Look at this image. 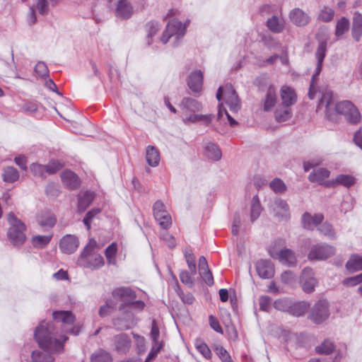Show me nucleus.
Listing matches in <instances>:
<instances>
[{"label":"nucleus","instance_id":"1","mask_svg":"<svg viewBox=\"0 0 362 362\" xmlns=\"http://www.w3.org/2000/svg\"><path fill=\"white\" fill-rule=\"evenodd\" d=\"M52 326L42 322L35 330V338L39 346L46 351L59 353L63 350L64 343L67 340L66 336L57 339L53 336Z\"/></svg>","mask_w":362,"mask_h":362},{"label":"nucleus","instance_id":"2","mask_svg":"<svg viewBox=\"0 0 362 362\" xmlns=\"http://www.w3.org/2000/svg\"><path fill=\"white\" fill-rule=\"evenodd\" d=\"M96 245V241L94 239L89 240L88 243L78 258L77 264L80 267L95 270L104 266L103 257L100 255L93 252Z\"/></svg>","mask_w":362,"mask_h":362},{"label":"nucleus","instance_id":"3","mask_svg":"<svg viewBox=\"0 0 362 362\" xmlns=\"http://www.w3.org/2000/svg\"><path fill=\"white\" fill-rule=\"evenodd\" d=\"M7 220L9 223L7 232L8 238L13 246L20 247L26 240L25 233L26 226L12 212L7 215Z\"/></svg>","mask_w":362,"mask_h":362},{"label":"nucleus","instance_id":"4","mask_svg":"<svg viewBox=\"0 0 362 362\" xmlns=\"http://www.w3.org/2000/svg\"><path fill=\"white\" fill-rule=\"evenodd\" d=\"M187 25L183 24L177 19L171 20L167 25L165 30L163 32L160 41L163 44H166L170 39H173V44L174 46L179 45L180 40L184 37L186 33Z\"/></svg>","mask_w":362,"mask_h":362},{"label":"nucleus","instance_id":"5","mask_svg":"<svg viewBox=\"0 0 362 362\" xmlns=\"http://www.w3.org/2000/svg\"><path fill=\"white\" fill-rule=\"evenodd\" d=\"M216 98L221 101L223 98L230 110L236 112L240 109L239 98L231 84H226L218 88Z\"/></svg>","mask_w":362,"mask_h":362},{"label":"nucleus","instance_id":"6","mask_svg":"<svg viewBox=\"0 0 362 362\" xmlns=\"http://www.w3.org/2000/svg\"><path fill=\"white\" fill-rule=\"evenodd\" d=\"M334 110L338 114L344 115L346 119L351 123H357L361 119L358 110L351 101L343 100L337 103Z\"/></svg>","mask_w":362,"mask_h":362},{"label":"nucleus","instance_id":"7","mask_svg":"<svg viewBox=\"0 0 362 362\" xmlns=\"http://www.w3.org/2000/svg\"><path fill=\"white\" fill-rule=\"evenodd\" d=\"M336 252V248L326 243H318L311 247L308 255L310 260H325L333 256Z\"/></svg>","mask_w":362,"mask_h":362},{"label":"nucleus","instance_id":"8","mask_svg":"<svg viewBox=\"0 0 362 362\" xmlns=\"http://www.w3.org/2000/svg\"><path fill=\"white\" fill-rule=\"evenodd\" d=\"M329 315L328 302L325 300L317 301L311 308L309 318L314 323L320 324L328 318Z\"/></svg>","mask_w":362,"mask_h":362},{"label":"nucleus","instance_id":"9","mask_svg":"<svg viewBox=\"0 0 362 362\" xmlns=\"http://www.w3.org/2000/svg\"><path fill=\"white\" fill-rule=\"evenodd\" d=\"M270 209L279 221H288L290 218V209L286 201L281 198L274 199L270 203Z\"/></svg>","mask_w":362,"mask_h":362},{"label":"nucleus","instance_id":"10","mask_svg":"<svg viewBox=\"0 0 362 362\" xmlns=\"http://www.w3.org/2000/svg\"><path fill=\"white\" fill-rule=\"evenodd\" d=\"M110 6L115 9V16L120 19H127L133 13V7L127 0H109Z\"/></svg>","mask_w":362,"mask_h":362},{"label":"nucleus","instance_id":"11","mask_svg":"<svg viewBox=\"0 0 362 362\" xmlns=\"http://www.w3.org/2000/svg\"><path fill=\"white\" fill-rule=\"evenodd\" d=\"M121 311H124V316L115 318L112 320V324L115 329L119 330L128 329L132 328L137 324L138 320L131 310L126 308Z\"/></svg>","mask_w":362,"mask_h":362},{"label":"nucleus","instance_id":"12","mask_svg":"<svg viewBox=\"0 0 362 362\" xmlns=\"http://www.w3.org/2000/svg\"><path fill=\"white\" fill-rule=\"evenodd\" d=\"M300 281L303 291L307 293L313 292L317 285V281L315 277L314 272L310 267H305L303 270Z\"/></svg>","mask_w":362,"mask_h":362},{"label":"nucleus","instance_id":"13","mask_svg":"<svg viewBox=\"0 0 362 362\" xmlns=\"http://www.w3.org/2000/svg\"><path fill=\"white\" fill-rule=\"evenodd\" d=\"M321 95L319 104L317 105L318 110H325V114L328 118L330 117L331 111L334 109L335 105L333 101V93L331 90L326 88L320 91Z\"/></svg>","mask_w":362,"mask_h":362},{"label":"nucleus","instance_id":"14","mask_svg":"<svg viewBox=\"0 0 362 362\" xmlns=\"http://www.w3.org/2000/svg\"><path fill=\"white\" fill-rule=\"evenodd\" d=\"M270 256L277 259L282 264L291 267L296 264V257L294 252L290 249H282L279 252L269 251Z\"/></svg>","mask_w":362,"mask_h":362},{"label":"nucleus","instance_id":"15","mask_svg":"<svg viewBox=\"0 0 362 362\" xmlns=\"http://www.w3.org/2000/svg\"><path fill=\"white\" fill-rule=\"evenodd\" d=\"M79 242L74 235L68 234L64 235L59 242V249L63 253L72 254L78 248Z\"/></svg>","mask_w":362,"mask_h":362},{"label":"nucleus","instance_id":"16","mask_svg":"<svg viewBox=\"0 0 362 362\" xmlns=\"http://www.w3.org/2000/svg\"><path fill=\"white\" fill-rule=\"evenodd\" d=\"M265 25L272 33L279 34L285 29L286 21L281 14L273 15L267 18Z\"/></svg>","mask_w":362,"mask_h":362},{"label":"nucleus","instance_id":"17","mask_svg":"<svg viewBox=\"0 0 362 362\" xmlns=\"http://www.w3.org/2000/svg\"><path fill=\"white\" fill-rule=\"evenodd\" d=\"M256 271L262 279H271L274 275V267L273 264L267 259H260L256 263Z\"/></svg>","mask_w":362,"mask_h":362},{"label":"nucleus","instance_id":"18","mask_svg":"<svg viewBox=\"0 0 362 362\" xmlns=\"http://www.w3.org/2000/svg\"><path fill=\"white\" fill-rule=\"evenodd\" d=\"M277 103L276 88L273 85H269L265 96L262 100L263 110L266 112L272 111Z\"/></svg>","mask_w":362,"mask_h":362},{"label":"nucleus","instance_id":"19","mask_svg":"<svg viewBox=\"0 0 362 362\" xmlns=\"http://www.w3.org/2000/svg\"><path fill=\"white\" fill-rule=\"evenodd\" d=\"M204 74L200 70H195L190 73L187 85L194 93H199L202 88Z\"/></svg>","mask_w":362,"mask_h":362},{"label":"nucleus","instance_id":"20","mask_svg":"<svg viewBox=\"0 0 362 362\" xmlns=\"http://www.w3.org/2000/svg\"><path fill=\"white\" fill-rule=\"evenodd\" d=\"M355 182L356 179L352 175L341 174L337 175L334 180L325 181V185L327 187H334L338 185H341L346 188H349Z\"/></svg>","mask_w":362,"mask_h":362},{"label":"nucleus","instance_id":"21","mask_svg":"<svg viewBox=\"0 0 362 362\" xmlns=\"http://www.w3.org/2000/svg\"><path fill=\"white\" fill-rule=\"evenodd\" d=\"M323 219L324 216L322 214H315L312 216L310 213L305 212L302 216L303 226L305 229L313 230L314 227H318Z\"/></svg>","mask_w":362,"mask_h":362},{"label":"nucleus","instance_id":"22","mask_svg":"<svg viewBox=\"0 0 362 362\" xmlns=\"http://www.w3.org/2000/svg\"><path fill=\"white\" fill-rule=\"evenodd\" d=\"M289 18L297 26L306 25L310 21L308 14L298 8H293L290 11Z\"/></svg>","mask_w":362,"mask_h":362},{"label":"nucleus","instance_id":"23","mask_svg":"<svg viewBox=\"0 0 362 362\" xmlns=\"http://www.w3.org/2000/svg\"><path fill=\"white\" fill-rule=\"evenodd\" d=\"M61 179L63 184L70 189H76L80 185L77 175L71 170H64L61 174Z\"/></svg>","mask_w":362,"mask_h":362},{"label":"nucleus","instance_id":"24","mask_svg":"<svg viewBox=\"0 0 362 362\" xmlns=\"http://www.w3.org/2000/svg\"><path fill=\"white\" fill-rule=\"evenodd\" d=\"M112 296L117 300L129 303L136 298L135 293L128 287H119L113 290Z\"/></svg>","mask_w":362,"mask_h":362},{"label":"nucleus","instance_id":"25","mask_svg":"<svg viewBox=\"0 0 362 362\" xmlns=\"http://www.w3.org/2000/svg\"><path fill=\"white\" fill-rule=\"evenodd\" d=\"M281 99L283 106L290 107L296 103L297 96L293 89L284 86L281 88Z\"/></svg>","mask_w":362,"mask_h":362},{"label":"nucleus","instance_id":"26","mask_svg":"<svg viewBox=\"0 0 362 362\" xmlns=\"http://www.w3.org/2000/svg\"><path fill=\"white\" fill-rule=\"evenodd\" d=\"M310 308V303L306 301H296L292 300L289 314L294 317L303 316Z\"/></svg>","mask_w":362,"mask_h":362},{"label":"nucleus","instance_id":"27","mask_svg":"<svg viewBox=\"0 0 362 362\" xmlns=\"http://www.w3.org/2000/svg\"><path fill=\"white\" fill-rule=\"evenodd\" d=\"M115 349L118 352L125 353L130 348L131 340L126 334H120L114 337Z\"/></svg>","mask_w":362,"mask_h":362},{"label":"nucleus","instance_id":"28","mask_svg":"<svg viewBox=\"0 0 362 362\" xmlns=\"http://www.w3.org/2000/svg\"><path fill=\"white\" fill-rule=\"evenodd\" d=\"M146 160L151 167L159 165L160 157L158 150L153 146H148L146 149Z\"/></svg>","mask_w":362,"mask_h":362},{"label":"nucleus","instance_id":"29","mask_svg":"<svg viewBox=\"0 0 362 362\" xmlns=\"http://www.w3.org/2000/svg\"><path fill=\"white\" fill-rule=\"evenodd\" d=\"M330 172L327 168H320L313 170L308 175V180L311 182H318L325 185V180L329 177Z\"/></svg>","mask_w":362,"mask_h":362},{"label":"nucleus","instance_id":"30","mask_svg":"<svg viewBox=\"0 0 362 362\" xmlns=\"http://www.w3.org/2000/svg\"><path fill=\"white\" fill-rule=\"evenodd\" d=\"M352 36L356 41L362 36V15L359 13H355L353 18Z\"/></svg>","mask_w":362,"mask_h":362},{"label":"nucleus","instance_id":"31","mask_svg":"<svg viewBox=\"0 0 362 362\" xmlns=\"http://www.w3.org/2000/svg\"><path fill=\"white\" fill-rule=\"evenodd\" d=\"M180 106L182 110L186 112H199L202 109L201 103L190 98H184L181 102Z\"/></svg>","mask_w":362,"mask_h":362},{"label":"nucleus","instance_id":"32","mask_svg":"<svg viewBox=\"0 0 362 362\" xmlns=\"http://www.w3.org/2000/svg\"><path fill=\"white\" fill-rule=\"evenodd\" d=\"M204 150L206 156L211 160H219L222 157L221 149L214 143H207L204 146Z\"/></svg>","mask_w":362,"mask_h":362},{"label":"nucleus","instance_id":"33","mask_svg":"<svg viewBox=\"0 0 362 362\" xmlns=\"http://www.w3.org/2000/svg\"><path fill=\"white\" fill-rule=\"evenodd\" d=\"M95 194L93 192L86 191L83 194L78 195V209L80 211H84L87 207L91 204L94 199Z\"/></svg>","mask_w":362,"mask_h":362},{"label":"nucleus","instance_id":"34","mask_svg":"<svg viewBox=\"0 0 362 362\" xmlns=\"http://www.w3.org/2000/svg\"><path fill=\"white\" fill-rule=\"evenodd\" d=\"M346 268L350 272L362 270V257L357 254L352 255L346 264Z\"/></svg>","mask_w":362,"mask_h":362},{"label":"nucleus","instance_id":"35","mask_svg":"<svg viewBox=\"0 0 362 362\" xmlns=\"http://www.w3.org/2000/svg\"><path fill=\"white\" fill-rule=\"evenodd\" d=\"M53 317L57 322L64 325H72L74 322V316L69 311H57L53 313Z\"/></svg>","mask_w":362,"mask_h":362},{"label":"nucleus","instance_id":"36","mask_svg":"<svg viewBox=\"0 0 362 362\" xmlns=\"http://www.w3.org/2000/svg\"><path fill=\"white\" fill-rule=\"evenodd\" d=\"M3 180L6 182H14L19 178V173L16 168L8 166L3 170Z\"/></svg>","mask_w":362,"mask_h":362},{"label":"nucleus","instance_id":"37","mask_svg":"<svg viewBox=\"0 0 362 362\" xmlns=\"http://www.w3.org/2000/svg\"><path fill=\"white\" fill-rule=\"evenodd\" d=\"M317 230L321 234L327 237L330 240H334L337 237L333 226L328 222L320 223V225L317 227Z\"/></svg>","mask_w":362,"mask_h":362},{"label":"nucleus","instance_id":"38","mask_svg":"<svg viewBox=\"0 0 362 362\" xmlns=\"http://www.w3.org/2000/svg\"><path fill=\"white\" fill-rule=\"evenodd\" d=\"M292 300L289 298H279L274 302V307L279 311L289 313Z\"/></svg>","mask_w":362,"mask_h":362},{"label":"nucleus","instance_id":"39","mask_svg":"<svg viewBox=\"0 0 362 362\" xmlns=\"http://www.w3.org/2000/svg\"><path fill=\"white\" fill-rule=\"evenodd\" d=\"M274 115L277 122H286L291 117V111L289 107H285L281 105V107L276 109Z\"/></svg>","mask_w":362,"mask_h":362},{"label":"nucleus","instance_id":"40","mask_svg":"<svg viewBox=\"0 0 362 362\" xmlns=\"http://www.w3.org/2000/svg\"><path fill=\"white\" fill-rule=\"evenodd\" d=\"M262 212V207L257 196L253 197L250 206V219L253 222L258 218Z\"/></svg>","mask_w":362,"mask_h":362},{"label":"nucleus","instance_id":"41","mask_svg":"<svg viewBox=\"0 0 362 362\" xmlns=\"http://www.w3.org/2000/svg\"><path fill=\"white\" fill-rule=\"evenodd\" d=\"M52 235H34L32 239L31 242L33 245L36 248H43L46 245L49 244L52 239Z\"/></svg>","mask_w":362,"mask_h":362},{"label":"nucleus","instance_id":"42","mask_svg":"<svg viewBox=\"0 0 362 362\" xmlns=\"http://www.w3.org/2000/svg\"><path fill=\"white\" fill-rule=\"evenodd\" d=\"M53 357L45 351H33L32 352V362H53Z\"/></svg>","mask_w":362,"mask_h":362},{"label":"nucleus","instance_id":"43","mask_svg":"<svg viewBox=\"0 0 362 362\" xmlns=\"http://www.w3.org/2000/svg\"><path fill=\"white\" fill-rule=\"evenodd\" d=\"M322 62H317L315 73L312 77L310 85V89H309V92H308V96L310 99H313L315 98V95L316 93V86H315L316 79L322 70Z\"/></svg>","mask_w":362,"mask_h":362},{"label":"nucleus","instance_id":"44","mask_svg":"<svg viewBox=\"0 0 362 362\" xmlns=\"http://www.w3.org/2000/svg\"><path fill=\"white\" fill-rule=\"evenodd\" d=\"M117 246L115 243H112L105 250V255L109 264L115 265L116 264V254Z\"/></svg>","mask_w":362,"mask_h":362},{"label":"nucleus","instance_id":"45","mask_svg":"<svg viewBox=\"0 0 362 362\" xmlns=\"http://www.w3.org/2000/svg\"><path fill=\"white\" fill-rule=\"evenodd\" d=\"M90 361L91 362H112V357L108 352L100 349L92 354Z\"/></svg>","mask_w":362,"mask_h":362},{"label":"nucleus","instance_id":"46","mask_svg":"<svg viewBox=\"0 0 362 362\" xmlns=\"http://www.w3.org/2000/svg\"><path fill=\"white\" fill-rule=\"evenodd\" d=\"M349 21L346 18L342 17L340 18L337 23L335 35L339 37L344 35L349 30Z\"/></svg>","mask_w":362,"mask_h":362},{"label":"nucleus","instance_id":"47","mask_svg":"<svg viewBox=\"0 0 362 362\" xmlns=\"http://www.w3.org/2000/svg\"><path fill=\"white\" fill-rule=\"evenodd\" d=\"M327 37L321 40L319 39V45L315 53L317 62H323L327 52Z\"/></svg>","mask_w":362,"mask_h":362},{"label":"nucleus","instance_id":"48","mask_svg":"<svg viewBox=\"0 0 362 362\" xmlns=\"http://www.w3.org/2000/svg\"><path fill=\"white\" fill-rule=\"evenodd\" d=\"M334 349V345L330 340H325L320 345L315 347V351L320 354H329Z\"/></svg>","mask_w":362,"mask_h":362},{"label":"nucleus","instance_id":"49","mask_svg":"<svg viewBox=\"0 0 362 362\" xmlns=\"http://www.w3.org/2000/svg\"><path fill=\"white\" fill-rule=\"evenodd\" d=\"M282 283L291 287H294L296 284V276L291 271H285L281 275Z\"/></svg>","mask_w":362,"mask_h":362},{"label":"nucleus","instance_id":"50","mask_svg":"<svg viewBox=\"0 0 362 362\" xmlns=\"http://www.w3.org/2000/svg\"><path fill=\"white\" fill-rule=\"evenodd\" d=\"M38 107V103L33 101H25L19 105L21 111L29 114H33L37 112Z\"/></svg>","mask_w":362,"mask_h":362},{"label":"nucleus","instance_id":"51","mask_svg":"<svg viewBox=\"0 0 362 362\" xmlns=\"http://www.w3.org/2000/svg\"><path fill=\"white\" fill-rule=\"evenodd\" d=\"M155 218L158 221L159 226L163 229H168L172 224L171 216L168 212L155 216Z\"/></svg>","mask_w":362,"mask_h":362},{"label":"nucleus","instance_id":"52","mask_svg":"<svg viewBox=\"0 0 362 362\" xmlns=\"http://www.w3.org/2000/svg\"><path fill=\"white\" fill-rule=\"evenodd\" d=\"M192 274L191 271L187 272L185 270L181 271L180 273V279L182 284L189 287H192L194 285V276Z\"/></svg>","mask_w":362,"mask_h":362},{"label":"nucleus","instance_id":"53","mask_svg":"<svg viewBox=\"0 0 362 362\" xmlns=\"http://www.w3.org/2000/svg\"><path fill=\"white\" fill-rule=\"evenodd\" d=\"M334 16V11L329 7H324L320 12L318 18L324 22L331 21Z\"/></svg>","mask_w":362,"mask_h":362},{"label":"nucleus","instance_id":"54","mask_svg":"<svg viewBox=\"0 0 362 362\" xmlns=\"http://www.w3.org/2000/svg\"><path fill=\"white\" fill-rule=\"evenodd\" d=\"M37 221L42 227L52 228L56 223L57 220L53 215H46L39 218Z\"/></svg>","mask_w":362,"mask_h":362},{"label":"nucleus","instance_id":"55","mask_svg":"<svg viewBox=\"0 0 362 362\" xmlns=\"http://www.w3.org/2000/svg\"><path fill=\"white\" fill-rule=\"evenodd\" d=\"M195 346L197 351L206 358H211V350L207 344L202 341L197 340L195 343Z\"/></svg>","mask_w":362,"mask_h":362},{"label":"nucleus","instance_id":"56","mask_svg":"<svg viewBox=\"0 0 362 362\" xmlns=\"http://www.w3.org/2000/svg\"><path fill=\"white\" fill-rule=\"evenodd\" d=\"M116 304L112 300H107L106 304L100 306L98 314L101 317L109 315L112 310L115 308Z\"/></svg>","mask_w":362,"mask_h":362},{"label":"nucleus","instance_id":"57","mask_svg":"<svg viewBox=\"0 0 362 362\" xmlns=\"http://www.w3.org/2000/svg\"><path fill=\"white\" fill-rule=\"evenodd\" d=\"M269 186L276 193H282L286 189L285 183L279 178L274 179L269 183Z\"/></svg>","mask_w":362,"mask_h":362},{"label":"nucleus","instance_id":"58","mask_svg":"<svg viewBox=\"0 0 362 362\" xmlns=\"http://www.w3.org/2000/svg\"><path fill=\"white\" fill-rule=\"evenodd\" d=\"M362 282V273L354 276L348 277L343 280V285L351 287L355 286Z\"/></svg>","mask_w":362,"mask_h":362},{"label":"nucleus","instance_id":"59","mask_svg":"<svg viewBox=\"0 0 362 362\" xmlns=\"http://www.w3.org/2000/svg\"><path fill=\"white\" fill-rule=\"evenodd\" d=\"M146 30L148 33V38H151L160 30V25L158 22L151 21L146 23Z\"/></svg>","mask_w":362,"mask_h":362},{"label":"nucleus","instance_id":"60","mask_svg":"<svg viewBox=\"0 0 362 362\" xmlns=\"http://www.w3.org/2000/svg\"><path fill=\"white\" fill-rule=\"evenodd\" d=\"M150 334H151V337L152 340L153 341L154 344H163V342L158 341L160 332H159V329H158L157 322L155 320H153L152 321L151 330Z\"/></svg>","mask_w":362,"mask_h":362},{"label":"nucleus","instance_id":"61","mask_svg":"<svg viewBox=\"0 0 362 362\" xmlns=\"http://www.w3.org/2000/svg\"><path fill=\"white\" fill-rule=\"evenodd\" d=\"M269 81V75L267 74H262L255 78L254 83L259 88L262 89L267 86Z\"/></svg>","mask_w":362,"mask_h":362},{"label":"nucleus","instance_id":"62","mask_svg":"<svg viewBox=\"0 0 362 362\" xmlns=\"http://www.w3.org/2000/svg\"><path fill=\"white\" fill-rule=\"evenodd\" d=\"M41 15H46L49 11L47 0H37L35 6H33Z\"/></svg>","mask_w":362,"mask_h":362},{"label":"nucleus","instance_id":"63","mask_svg":"<svg viewBox=\"0 0 362 362\" xmlns=\"http://www.w3.org/2000/svg\"><path fill=\"white\" fill-rule=\"evenodd\" d=\"M30 170L33 172L35 176L44 177L45 173H46L45 165L33 163L30 165Z\"/></svg>","mask_w":362,"mask_h":362},{"label":"nucleus","instance_id":"64","mask_svg":"<svg viewBox=\"0 0 362 362\" xmlns=\"http://www.w3.org/2000/svg\"><path fill=\"white\" fill-rule=\"evenodd\" d=\"M153 211L154 217L168 212L166 210L165 206L164 205V204L160 200L156 201L154 203L153 206Z\"/></svg>","mask_w":362,"mask_h":362}]
</instances>
